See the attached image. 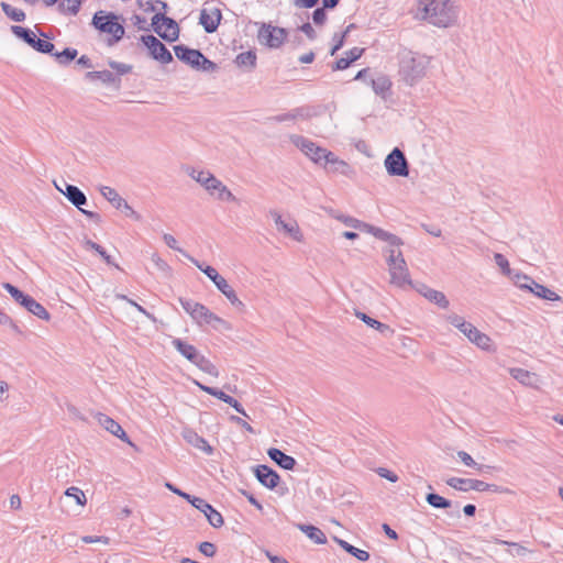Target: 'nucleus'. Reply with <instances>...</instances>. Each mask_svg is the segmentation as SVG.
<instances>
[{
    "instance_id": "nucleus-40",
    "label": "nucleus",
    "mask_w": 563,
    "mask_h": 563,
    "mask_svg": "<svg viewBox=\"0 0 563 563\" xmlns=\"http://www.w3.org/2000/svg\"><path fill=\"white\" fill-rule=\"evenodd\" d=\"M77 55L78 52L76 48L66 47L60 53L54 51V54L52 56H54L60 65H67L71 60H74L77 57Z\"/></svg>"
},
{
    "instance_id": "nucleus-32",
    "label": "nucleus",
    "mask_w": 563,
    "mask_h": 563,
    "mask_svg": "<svg viewBox=\"0 0 563 563\" xmlns=\"http://www.w3.org/2000/svg\"><path fill=\"white\" fill-rule=\"evenodd\" d=\"M11 32L19 38L23 40L31 47L34 45V41L36 40V34L29 27L12 25Z\"/></svg>"
},
{
    "instance_id": "nucleus-33",
    "label": "nucleus",
    "mask_w": 563,
    "mask_h": 563,
    "mask_svg": "<svg viewBox=\"0 0 563 563\" xmlns=\"http://www.w3.org/2000/svg\"><path fill=\"white\" fill-rule=\"evenodd\" d=\"M530 292H532L533 295H536L539 298L550 300V301L560 299L559 295L555 291L549 289L548 287H545L541 284H538L537 282L533 284L532 288H530Z\"/></svg>"
},
{
    "instance_id": "nucleus-38",
    "label": "nucleus",
    "mask_w": 563,
    "mask_h": 563,
    "mask_svg": "<svg viewBox=\"0 0 563 563\" xmlns=\"http://www.w3.org/2000/svg\"><path fill=\"white\" fill-rule=\"evenodd\" d=\"M86 78L89 80H100L104 84H112L115 80V76L110 70L88 71Z\"/></svg>"
},
{
    "instance_id": "nucleus-20",
    "label": "nucleus",
    "mask_w": 563,
    "mask_h": 563,
    "mask_svg": "<svg viewBox=\"0 0 563 563\" xmlns=\"http://www.w3.org/2000/svg\"><path fill=\"white\" fill-rule=\"evenodd\" d=\"M417 290L426 299H428L430 302H433L434 305L439 306L440 308L446 309L450 305L446 296L440 290H435L426 285H421Z\"/></svg>"
},
{
    "instance_id": "nucleus-63",
    "label": "nucleus",
    "mask_w": 563,
    "mask_h": 563,
    "mask_svg": "<svg viewBox=\"0 0 563 563\" xmlns=\"http://www.w3.org/2000/svg\"><path fill=\"white\" fill-rule=\"evenodd\" d=\"M490 486H488V483H485L479 479H472L470 490H476V492H486L488 490Z\"/></svg>"
},
{
    "instance_id": "nucleus-15",
    "label": "nucleus",
    "mask_w": 563,
    "mask_h": 563,
    "mask_svg": "<svg viewBox=\"0 0 563 563\" xmlns=\"http://www.w3.org/2000/svg\"><path fill=\"white\" fill-rule=\"evenodd\" d=\"M191 505L205 514V516L208 519V522L213 528H220L221 526H223L224 521L222 515L219 511H217L212 507V505L207 503L203 498H192Z\"/></svg>"
},
{
    "instance_id": "nucleus-55",
    "label": "nucleus",
    "mask_w": 563,
    "mask_h": 563,
    "mask_svg": "<svg viewBox=\"0 0 563 563\" xmlns=\"http://www.w3.org/2000/svg\"><path fill=\"white\" fill-rule=\"evenodd\" d=\"M446 321L459 329L460 331L464 328V325L467 323V321L464 320L463 317L452 313L446 317Z\"/></svg>"
},
{
    "instance_id": "nucleus-3",
    "label": "nucleus",
    "mask_w": 563,
    "mask_h": 563,
    "mask_svg": "<svg viewBox=\"0 0 563 563\" xmlns=\"http://www.w3.org/2000/svg\"><path fill=\"white\" fill-rule=\"evenodd\" d=\"M384 253L386 254L390 284L399 288L411 287L412 280L402 252L399 249H386Z\"/></svg>"
},
{
    "instance_id": "nucleus-48",
    "label": "nucleus",
    "mask_w": 563,
    "mask_h": 563,
    "mask_svg": "<svg viewBox=\"0 0 563 563\" xmlns=\"http://www.w3.org/2000/svg\"><path fill=\"white\" fill-rule=\"evenodd\" d=\"M85 245L86 247L95 250L106 261L107 264L114 265L112 262V257L107 254L106 250L101 245L91 240H86Z\"/></svg>"
},
{
    "instance_id": "nucleus-34",
    "label": "nucleus",
    "mask_w": 563,
    "mask_h": 563,
    "mask_svg": "<svg viewBox=\"0 0 563 563\" xmlns=\"http://www.w3.org/2000/svg\"><path fill=\"white\" fill-rule=\"evenodd\" d=\"M186 257L197 267L199 268L202 273H205L212 282L213 284L216 285V282L220 280L222 278V276L217 272L216 268H213L212 266H209V265H203L201 264L199 261H197L196 258H194L192 256H190L189 254H186Z\"/></svg>"
},
{
    "instance_id": "nucleus-8",
    "label": "nucleus",
    "mask_w": 563,
    "mask_h": 563,
    "mask_svg": "<svg viewBox=\"0 0 563 563\" xmlns=\"http://www.w3.org/2000/svg\"><path fill=\"white\" fill-rule=\"evenodd\" d=\"M153 30L165 41L175 42L179 36L177 22L164 13H156L152 19Z\"/></svg>"
},
{
    "instance_id": "nucleus-39",
    "label": "nucleus",
    "mask_w": 563,
    "mask_h": 563,
    "mask_svg": "<svg viewBox=\"0 0 563 563\" xmlns=\"http://www.w3.org/2000/svg\"><path fill=\"white\" fill-rule=\"evenodd\" d=\"M1 9L8 18L15 22L25 20V13L21 9L14 8L7 2H1Z\"/></svg>"
},
{
    "instance_id": "nucleus-46",
    "label": "nucleus",
    "mask_w": 563,
    "mask_h": 563,
    "mask_svg": "<svg viewBox=\"0 0 563 563\" xmlns=\"http://www.w3.org/2000/svg\"><path fill=\"white\" fill-rule=\"evenodd\" d=\"M32 47L40 53L49 55H53L55 51V45L52 42L38 37H36Z\"/></svg>"
},
{
    "instance_id": "nucleus-10",
    "label": "nucleus",
    "mask_w": 563,
    "mask_h": 563,
    "mask_svg": "<svg viewBox=\"0 0 563 563\" xmlns=\"http://www.w3.org/2000/svg\"><path fill=\"white\" fill-rule=\"evenodd\" d=\"M100 194L108 200L117 210L124 212L126 217L133 218L136 221L141 220V216L123 199L118 191L109 186H102Z\"/></svg>"
},
{
    "instance_id": "nucleus-45",
    "label": "nucleus",
    "mask_w": 563,
    "mask_h": 563,
    "mask_svg": "<svg viewBox=\"0 0 563 563\" xmlns=\"http://www.w3.org/2000/svg\"><path fill=\"white\" fill-rule=\"evenodd\" d=\"M473 344H475L477 347L485 350V351H493V343L492 339L479 331V333L473 339Z\"/></svg>"
},
{
    "instance_id": "nucleus-22",
    "label": "nucleus",
    "mask_w": 563,
    "mask_h": 563,
    "mask_svg": "<svg viewBox=\"0 0 563 563\" xmlns=\"http://www.w3.org/2000/svg\"><path fill=\"white\" fill-rule=\"evenodd\" d=\"M267 454L272 461H274L279 467L284 470H294V467L297 464L296 460L292 456L287 455L279 449L271 448L268 449Z\"/></svg>"
},
{
    "instance_id": "nucleus-5",
    "label": "nucleus",
    "mask_w": 563,
    "mask_h": 563,
    "mask_svg": "<svg viewBox=\"0 0 563 563\" xmlns=\"http://www.w3.org/2000/svg\"><path fill=\"white\" fill-rule=\"evenodd\" d=\"M179 303L200 327L210 324L214 329H219L220 327L229 328L225 320L214 314L202 303L185 298H179Z\"/></svg>"
},
{
    "instance_id": "nucleus-2",
    "label": "nucleus",
    "mask_w": 563,
    "mask_h": 563,
    "mask_svg": "<svg viewBox=\"0 0 563 563\" xmlns=\"http://www.w3.org/2000/svg\"><path fill=\"white\" fill-rule=\"evenodd\" d=\"M430 58L426 55L406 51L400 54L399 76L408 86H415L427 74Z\"/></svg>"
},
{
    "instance_id": "nucleus-61",
    "label": "nucleus",
    "mask_w": 563,
    "mask_h": 563,
    "mask_svg": "<svg viewBox=\"0 0 563 563\" xmlns=\"http://www.w3.org/2000/svg\"><path fill=\"white\" fill-rule=\"evenodd\" d=\"M457 457L466 466H470V467L477 466V463L474 461V459L467 452H465V451H459L457 452Z\"/></svg>"
},
{
    "instance_id": "nucleus-27",
    "label": "nucleus",
    "mask_w": 563,
    "mask_h": 563,
    "mask_svg": "<svg viewBox=\"0 0 563 563\" xmlns=\"http://www.w3.org/2000/svg\"><path fill=\"white\" fill-rule=\"evenodd\" d=\"M355 316L363 322H365L368 327L376 329L379 333H382L385 336H389L394 333L393 329L388 324L383 323L367 316L364 312L356 311Z\"/></svg>"
},
{
    "instance_id": "nucleus-43",
    "label": "nucleus",
    "mask_w": 563,
    "mask_h": 563,
    "mask_svg": "<svg viewBox=\"0 0 563 563\" xmlns=\"http://www.w3.org/2000/svg\"><path fill=\"white\" fill-rule=\"evenodd\" d=\"M472 478H460V477H450L445 479L446 485L450 487L461 490V492H468L471 486Z\"/></svg>"
},
{
    "instance_id": "nucleus-53",
    "label": "nucleus",
    "mask_w": 563,
    "mask_h": 563,
    "mask_svg": "<svg viewBox=\"0 0 563 563\" xmlns=\"http://www.w3.org/2000/svg\"><path fill=\"white\" fill-rule=\"evenodd\" d=\"M198 549L203 555L208 558H212L217 552L216 545L208 541L201 542Z\"/></svg>"
},
{
    "instance_id": "nucleus-49",
    "label": "nucleus",
    "mask_w": 563,
    "mask_h": 563,
    "mask_svg": "<svg viewBox=\"0 0 563 563\" xmlns=\"http://www.w3.org/2000/svg\"><path fill=\"white\" fill-rule=\"evenodd\" d=\"M199 57V65L197 66V68H195L196 70L212 73L218 69V65L209 58H207L202 53L200 54Z\"/></svg>"
},
{
    "instance_id": "nucleus-37",
    "label": "nucleus",
    "mask_w": 563,
    "mask_h": 563,
    "mask_svg": "<svg viewBox=\"0 0 563 563\" xmlns=\"http://www.w3.org/2000/svg\"><path fill=\"white\" fill-rule=\"evenodd\" d=\"M426 500L431 507L438 508V509L450 508L452 505L451 500H449L435 493H429L426 496Z\"/></svg>"
},
{
    "instance_id": "nucleus-19",
    "label": "nucleus",
    "mask_w": 563,
    "mask_h": 563,
    "mask_svg": "<svg viewBox=\"0 0 563 563\" xmlns=\"http://www.w3.org/2000/svg\"><path fill=\"white\" fill-rule=\"evenodd\" d=\"M271 213H272L275 224L279 231H283L285 234L290 235L296 241L302 240V234H301L299 225L297 224L296 221L285 222L283 220L282 216L278 214L277 212H271Z\"/></svg>"
},
{
    "instance_id": "nucleus-13",
    "label": "nucleus",
    "mask_w": 563,
    "mask_h": 563,
    "mask_svg": "<svg viewBox=\"0 0 563 563\" xmlns=\"http://www.w3.org/2000/svg\"><path fill=\"white\" fill-rule=\"evenodd\" d=\"M290 141L314 163H320L322 161V155H324L325 148L320 147L314 142L297 134L290 135Z\"/></svg>"
},
{
    "instance_id": "nucleus-42",
    "label": "nucleus",
    "mask_w": 563,
    "mask_h": 563,
    "mask_svg": "<svg viewBox=\"0 0 563 563\" xmlns=\"http://www.w3.org/2000/svg\"><path fill=\"white\" fill-rule=\"evenodd\" d=\"M82 0H60L58 3V9L63 13L77 14Z\"/></svg>"
},
{
    "instance_id": "nucleus-47",
    "label": "nucleus",
    "mask_w": 563,
    "mask_h": 563,
    "mask_svg": "<svg viewBox=\"0 0 563 563\" xmlns=\"http://www.w3.org/2000/svg\"><path fill=\"white\" fill-rule=\"evenodd\" d=\"M65 495L68 497H73L77 505L84 506L87 503L86 496L84 492L75 486L68 487L65 492Z\"/></svg>"
},
{
    "instance_id": "nucleus-35",
    "label": "nucleus",
    "mask_w": 563,
    "mask_h": 563,
    "mask_svg": "<svg viewBox=\"0 0 563 563\" xmlns=\"http://www.w3.org/2000/svg\"><path fill=\"white\" fill-rule=\"evenodd\" d=\"M235 63L240 67L253 69L256 65V54L253 51L240 53L235 58Z\"/></svg>"
},
{
    "instance_id": "nucleus-12",
    "label": "nucleus",
    "mask_w": 563,
    "mask_h": 563,
    "mask_svg": "<svg viewBox=\"0 0 563 563\" xmlns=\"http://www.w3.org/2000/svg\"><path fill=\"white\" fill-rule=\"evenodd\" d=\"M286 31L283 27L263 24L258 31V41L272 48L279 47L286 40Z\"/></svg>"
},
{
    "instance_id": "nucleus-31",
    "label": "nucleus",
    "mask_w": 563,
    "mask_h": 563,
    "mask_svg": "<svg viewBox=\"0 0 563 563\" xmlns=\"http://www.w3.org/2000/svg\"><path fill=\"white\" fill-rule=\"evenodd\" d=\"M373 235L378 240L387 242L389 244L388 249H399V246L404 244L402 240L399 236L389 233L380 228H376Z\"/></svg>"
},
{
    "instance_id": "nucleus-7",
    "label": "nucleus",
    "mask_w": 563,
    "mask_h": 563,
    "mask_svg": "<svg viewBox=\"0 0 563 563\" xmlns=\"http://www.w3.org/2000/svg\"><path fill=\"white\" fill-rule=\"evenodd\" d=\"M56 188L68 199V201L73 206H75L88 219L95 221L96 223L101 222V217L99 213L85 210L82 208V206L87 203V197L77 186L65 183V189H62L57 185Z\"/></svg>"
},
{
    "instance_id": "nucleus-50",
    "label": "nucleus",
    "mask_w": 563,
    "mask_h": 563,
    "mask_svg": "<svg viewBox=\"0 0 563 563\" xmlns=\"http://www.w3.org/2000/svg\"><path fill=\"white\" fill-rule=\"evenodd\" d=\"M323 159L325 161L327 164L338 165L336 169L341 167L342 173L344 172L345 168L349 167L345 162L338 159V157L332 152H329L327 150L324 155H322V161Z\"/></svg>"
},
{
    "instance_id": "nucleus-1",
    "label": "nucleus",
    "mask_w": 563,
    "mask_h": 563,
    "mask_svg": "<svg viewBox=\"0 0 563 563\" xmlns=\"http://www.w3.org/2000/svg\"><path fill=\"white\" fill-rule=\"evenodd\" d=\"M417 16L433 26L446 29L456 24L459 10L451 0H418Z\"/></svg>"
},
{
    "instance_id": "nucleus-17",
    "label": "nucleus",
    "mask_w": 563,
    "mask_h": 563,
    "mask_svg": "<svg viewBox=\"0 0 563 563\" xmlns=\"http://www.w3.org/2000/svg\"><path fill=\"white\" fill-rule=\"evenodd\" d=\"M254 475L263 486L269 489L276 488L280 482L277 472L264 464L254 467Z\"/></svg>"
},
{
    "instance_id": "nucleus-30",
    "label": "nucleus",
    "mask_w": 563,
    "mask_h": 563,
    "mask_svg": "<svg viewBox=\"0 0 563 563\" xmlns=\"http://www.w3.org/2000/svg\"><path fill=\"white\" fill-rule=\"evenodd\" d=\"M372 88L376 95L385 97L390 91L391 81L386 75H378L376 78L371 80Z\"/></svg>"
},
{
    "instance_id": "nucleus-21",
    "label": "nucleus",
    "mask_w": 563,
    "mask_h": 563,
    "mask_svg": "<svg viewBox=\"0 0 563 563\" xmlns=\"http://www.w3.org/2000/svg\"><path fill=\"white\" fill-rule=\"evenodd\" d=\"M183 438L184 440L189 443L190 445L203 451L207 454H211L213 452L212 446L208 443V441L200 437L196 431L192 429H185L183 431Z\"/></svg>"
},
{
    "instance_id": "nucleus-25",
    "label": "nucleus",
    "mask_w": 563,
    "mask_h": 563,
    "mask_svg": "<svg viewBox=\"0 0 563 563\" xmlns=\"http://www.w3.org/2000/svg\"><path fill=\"white\" fill-rule=\"evenodd\" d=\"M296 527L317 544H325L327 537L321 529L312 525L297 523Z\"/></svg>"
},
{
    "instance_id": "nucleus-64",
    "label": "nucleus",
    "mask_w": 563,
    "mask_h": 563,
    "mask_svg": "<svg viewBox=\"0 0 563 563\" xmlns=\"http://www.w3.org/2000/svg\"><path fill=\"white\" fill-rule=\"evenodd\" d=\"M299 30L302 33H305L309 40H314L317 37V33H316L314 29L312 27V25L309 22L303 23L299 27Z\"/></svg>"
},
{
    "instance_id": "nucleus-60",
    "label": "nucleus",
    "mask_w": 563,
    "mask_h": 563,
    "mask_svg": "<svg viewBox=\"0 0 563 563\" xmlns=\"http://www.w3.org/2000/svg\"><path fill=\"white\" fill-rule=\"evenodd\" d=\"M325 8H317L312 13V20L314 24L322 25L327 20V13L324 11Z\"/></svg>"
},
{
    "instance_id": "nucleus-23",
    "label": "nucleus",
    "mask_w": 563,
    "mask_h": 563,
    "mask_svg": "<svg viewBox=\"0 0 563 563\" xmlns=\"http://www.w3.org/2000/svg\"><path fill=\"white\" fill-rule=\"evenodd\" d=\"M216 287L219 291H221L225 298L230 301V303L239 309L240 311H243L245 308V305L236 296L234 289L229 285L227 279L222 277L220 280L216 282Z\"/></svg>"
},
{
    "instance_id": "nucleus-58",
    "label": "nucleus",
    "mask_w": 563,
    "mask_h": 563,
    "mask_svg": "<svg viewBox=\"0 0 563 563\" xmlns=\"http://www.w3.org/2000/svg\"><path fill=\"white\" fill-rule=\"evenodd\" d=\"M353 27V24H350L346 29V31L339 35V34H334V40L336 41V43L333 45V47L331 48V52L330 54L331 55H334L344 44V37H345V34L350 31V29Z\"/></svg>"
},
{
    "instance_id": "nucleus-11",
    "label": "nucleus",
    "mask_w": 563,
    "mask_h": 563,
    "mask_svg": "<svg viewBox=\"0 0 563 563\" xmlns=\"http://www.w3.org/2000/svg\"><path fill=\"white\" fill-rule=\"evenodd\" d=\"M141 42L146 46L152 58L161 62L162 64H169L173 62V55L170 52L154 35H142Z\"/></svg>"
},
{
    "instance_id": "nucleus-52",
    "label": "nucleus",
    "mask_w": 563,
    "mask_h": 563,
    "mask_svg": "<svg viewBox=\"0 0 563 563\" xmlns=\"http://www.w3.org/2000/svg\"><path fill=\"white\" fill-rule=\"evenodd\" d=\"M536 280L527 275H517V285L521 289H527L530 291Z\"/></svg>"
},
{
    "instance_id": "nucleus-4",
    "label": "nucleus",
    "mask_w": 563,
    "mask_h": 563,
    "mask_svg": "<svg viewBox=\"0 0 563 563\" xmlns=\"http://www.w3.org/2000/svg\"><path fill=\"white\" fill-rule=\"evenodd\" d=\"M187 174L200 184L212 197L221 201H236V197L231 190L219 180L213 174L207 170H197L192 167L187 168Z\"/></svg>"
},
{
    "instance_id": "nucleus-18",
    "label": "nucleus",
    "mask_w": 563,
    "mask_h": 563,
    "mask_svg": "<svg viewBox=\"0 0 563 563\" xmlns=\"http://www.w3.org/2000/svg\"><path fill=\"white\" fill-rule=\"evenodd\" d=\"M174 52L179 60L189 65L191 68L195 69L199 65V56L201 54L199 49L190 48L186 45L180 44L174 46Z\"/></svg>"
},
{
    "instance_id": "nucleus-59",
    "label": "nucleus",
    "mask_w": 563,
    "mask_h": 563,
    "mask_svg": "<svg viewBox=\"0 0 563 563\" xmlns=\"http://www.w3.org/2000/svg\"><path fill=\"white\" fill-rule=\"evenodd\" d=\"M461 332L472 342L473 339L479 333V330L471 322H467Z\"/></svg>"
},
{
    "instance_id": "nucleus-6",
    "label": "nucleus",
    "mask_w": 563,
    "mask_h": 563,
    "mask_svg": "<svg viewBox=\"0 0 563 563\" xmlns=\"http://www.w3.org/2000/svg\"><path fill=\"white\" fill-rule=\"evenodd\" d=\"M119 16L112 12L98 11L92 18V25L102 33L111 35L108 45L117 44L125 34L124 26L119 23Z\"/></svg>"
},
{
    "instance_id": "nucleus-28",
    "label": "nucleus",
    "mask_w": 563,
    "mask_h": 563,
    "mask_svg": "<svg viewBox=\"0 0 563 563\" xmlns=\"http://www.w3.org/2000/svg\"><path fill=\"white\" fill-rule=\"evenodd\" d=\"M29 312L36 316L37 318L48 321L51 319L49 312L36 301L33 297L29 296L24 303L21 305Z\"/></svg>"
},
{
    "instance_id": "nucleus-24",
    "label": "nucleus",
    "mask_w": 563,
    "mask_h": 563,
    "mask_svg": "<svg viewBox=\"0 0 563 563\" xmlns=\"http://www.w3.org/2000/svg\"><path fill=\"white\" fill-rule=\"evenodd\" d=\"M172 344L178 353H180L185 358H187L192 364H195L196 361L201 355L194 345L187 343L186 341H183L181 339H174Z\"/></svg>"
},
{
    "instance_id": "nucleus-56",
    "label": "nucleus",
    "mask_w": 563,
    "mask_h": 563,
    "mask_svg": "<svg viewBox=\"0 0 563 563\" xmlns=\"http://www.w3.org/2000/svg\"><path fill=\"white\" fill-rule=\"evenodd\" d=\"M163 239L168 247L181 253L186 257L187 253L178 246L177 240L172 234L165 233Z\"/></svg>"
},
{
    "instance_id": "nucleus-44",
    "label": "nucleus",
    "mask_w": 563,
    "mask_h": 563,
    "mask_svg": "<svg viewBox=\"0 0 563 563\" xmlns=\"http://www.w3.org/2000/svg\"><path fill=\"white\" fill-rule=\"evenodd\" d=\"M3 289H5L11 297L19 303L22 305L27 299L29 295L24 294L22 290H20L18 287L10 283H3L2 284Z\"/></svg>"
},
{
    "instance_id": "nucleus-54",
    "label": "nucleus",
    "mask_w": 563,
    "mask_h": 563,
    "mask_svg": "<svg viewBox=\"0 0 563 563\" xmlns=\"http://www.w3.org/2000/svg\"><path fill=\"white\" fill-rule=\"evenodd\" d=\"M494 258H495L496 264L501 268L503 273L505 275H509L510 274V267H509L508 260L503 254H500V253H496L494 255Z\"/></svg>"
},
{
    "instance_id": "nucleus-29",
    "label": "nucleus",
    "mask_w": 563,
    "mask_h": 563,
    "mask_svg": "<svg viewBox=\"0 0 563 563\" xmlns=\"http://www.w3.org/2000/svg\"><path fill=\"white\" fill-rule=\"evenodd\" d=\"M510 375L518 380L519 383L526 385V386H533L538 378L534 373H530L529 371H526L523 368L514 367L510 368Z\"/></svg>"
},
{
    "instance_id": "nucleus-41",
    "label": "nucleus",
    "mask_w": 563,
    "mask_h": 563,
    "mask_svg": "<svg viewBox=\"0 0 563 563\" xmlns=\"http://www.w3.org/2000/svg\"><path fill=\"white\" fill-rule=\"evenodd\" d=\"M195 365L197 367H199L202 372L211 375V376H214V377H218L219 376V371L218 368L216 367L214 364H212L205 355H200L199 358L196 361Z\"/></svg>"
},
{
    "instance_id": "nucleus-51",
    "label": "nucleus",
    "mask_w": 563,
    "mask_h": 563,
    "mask_svg": "<svg viewBox=\"0 0 563 563\" xmlns=\"http://www.w3.org/2000/svg\"><path fill=\"white\" fill-rule=\"evenodd\" d=\"M291 113L294 115V120L297 119H309L312 117V111L308 107H299L291 110Z\"/></svg>"
},
{
    "instance_id": "nucleus-14",
    "label": "nucleus",
    "mask_w": 563,
    "mask_h": 563,
    "mask_svg": "<svg viewBox=\"0 0 563 563\" xmlns=\"http://www.w3.org/2000/svg\"><path fill=\"white\" fill-rule=\"evenodd\" d=\"M93 418L97 420V422L108 432L117 437L123 442L130 443L131 441L125 433V431L122 429V427L112 418L109 416L102 413V412H95Z\"/></svg>"
},
{
    "instance_id": "nucleus-26",
    "label": "nucleus",
    "mask_w": 563,
    "mask_h": 563,
    "mask_svg": "<svg viewBox=\"0 0 563 563\" xmlns=\"http://www.w3.org/2000/svg\"><path fill=\"white\" fill-rule=\"evenodd\" d=\"M364 49L363 48H360V47H353L351 48L350 51H347L345 53V56L344 57H341L339 58L334 66L332 67L333 70H343V69H346L347 67H350V65L357 60L362 54H363Z\"/></svg>"
},
{
    "instance_id": "nucleus-57",
    "label": "nucleus",
    "mask_w": 563,
    "mask_h": 563,
    "mask_svg": "<svg viewBox=\"0 0 563 563\" xmlns=\"http://www.w3.org/2000/svg\"><path fill=\"white\" fill-rule=\"evenodd\" d=\"M347 553L353 555L354 558H356L358 561H362V562H365L369 559V553L367 551L361 550L354 545L349 548Z\"/></svg>"
},
{
    "instance_id": "nucleus-16",
    "label": "nucleus",
    "mask_w": 563,
    "mask_h": 563,
    "mask_svg": "<svg viewBox=\"0 0 563 563\" xmlns=\"http://www.w3.org/2000/svg\"><path fill=\"white\" fill-rule=\"evenodd\" d=\"M222 19L221 10L218 8H203L200 11L199 24L202 25L207 33H213L217 31Z\"/></svg>"
},
{
    "instance_id": "nucleus-62",
    "label": "nucleus",
    "mask_w": 563,
    "mask_h": 563,
    "mask_svg": "<svg viewBox=\"0 0 563 563\" xmlns=\"http://www.w3.org/2000/svg\"><path fill=\"white\" fill-rule=\"evenodd\" d=\"M109 66L122 75L130 73L132 69L130 65L118 63L114 60L109 62Z\"/></svg>"
},
{
    "instance_id": "nucleus-36",
    "label": "nucleus",
    "mask_w": 563,
    "mask_h": 563,
    "mask_svg": "<svg viewBox=\"0 0 563 563\" xmlns=\"http://www.w3.org/2000/svg\"><path fill=\"white\" fill-rule=\"evenodd\" d=\"M196 385L205 393L222 400L223 402H225L228 405L231 404V401H233V397H231L230 395L225 394L224 391H222L216 387L206 386L198 382H196Z\"/></svg>"
},
{
    "instance_id": "nucleus-9",
    "label": "nucleus",
    "mask_w": 563,
    "mask_h": 563,
    "mask_svg": "<svg viewBox=\"0 0 563 563\" xmlns=\"http://www.w3.org/2000/svg\"><path fill=\"white\" fill-rule=\"evenodd\" d=\"M385 167L390 176L407 177L409 164L402 151L395 147L385 158Z\"/></svg>"
}]
</instances>
